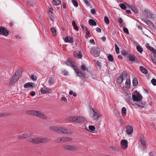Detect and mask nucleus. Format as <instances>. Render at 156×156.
Here are the masks:
<instances>
[{"label":"nucleus","instance_id":"1","mask_svg":"<svg viewBox=\"0 0 156 156\" xmlns=\"http://www.w3.org/2000/svg\"><path fill=\"white\" fill-rule=\"evenodd\" d=\"M27 142L34 144L44 143L46 142L47 140L44 138L36 137L34 138H30L27 139Z\"/></svg>","mask_w":156,"mask_h":156},{"label":"nucleus","instance_id":"2","mask_svg":"<svg viewBox=\"0 0 156 156\" xmlns=\"http://www.w3.org/2000/svg\"><path fill=\"white\" fill-rule=\"evenodd\" d=\"M20 76V70H17L16 73L13 75L9 82V84L12 85L14 84Z\"/></svg>","mask_w":156,"mask_h":156},{"label":"nucleus","instance_id":"3","mask_svg":"<svg viewBox=\"0 0 156 156\" xmlns=\"http://www.w3.org/2000/svg\"><path fill=\"white\" fill-rule=\"evenodd\" d=\"M57 133L61 134H71L73 132L71 130H69L68 129L64 127H58Z\"/></svg>","mask_w":156,"mask_h":156},{"label":"nucleus","instance_id":"4","mask_svg":"<svg viewBox=\"0 0 156 156\" xmlns=\"http://www.w3.org/2000/svg\"><path fill=\"white\" fill-rule=\"evenodd\" d=\"M101 51L100 49L98 47H93L90 49V53L95 57H98Z\"/></svg>","mask_w":156,"mask_h":156},{"label":"nucleus","instance_id":"5","mask_svg":"<svg viewBox=\"0 0 156 156\" xmlns=\"http://www.w3.org/2000/svg\"><path fill=\"white\" fill-rule=\"evenodd\" d=\"M132 98L133 101L138 102L141 101L142 96L139 92L136 91L132 95Z\"/></svg>","mask_w":156,"mask_h":156},{"label":"nucleus","instance_id":"6","mask_svg":"<svg viewBox=\"0 0 156 156\" xmlns=\"http://www.w3.org/2000/svg\"><path fill=\"white\" fill-rule=\"evenodd\" d=\"M90 115L91 116V117L94 119L98 120L99 115L98 113L96 112L94 109L92 108H90Z\"/></svg>","mask_w":156,"mask_h":156},{"label":"nucleus","instance_id":"7","mask_svg":"<svg viewBox=\"0 0 156 156\" xmlns=\"http://www.w3.org/2000/svg\"><path fill=\"white\" fill-rule=\"evenodd\" d=\"M9 34V31L3 27H0V34L7 37Z\"/></svg>","mask_w":156,"mask_h":156},{"label":"nucleus","instance_id":"8","mask_svg":"<svg viewBox=\"0 0 156 156\" xmlns=\"http://www.w3.org/2000/svg\"><path fill=\"white\" fill-rule=\"evenodd\" d=\"M128 58L129 60L131 62H135L136 63H139V61L138 58L133 55L129 54L128 56Z\"/></svg>","mask_w":156,"mask_h":156},{"label":"nucleus","instance_id":"9","mask_svg":"<svg viewBox=\"0 0 156 156\" xmlns=\"http://www.w3.org/2000/svg\"><path fill=\"white\" fill-rule=\"evenodd\" d=\"M140 144L142 145L143 146V150H145L146 149V145L147 142L145 139L144 137L143 136H141L140 138Z\"/></svg>","mask_w":156,"mask_h":156},{"label":"nucleus","instance_id":"10","mask_svg":"<svg viewBox=\"0 0 156 156\" xmlns=\"http://www.w3.org/2000/svg\"><path fill=\"white\" fill-rule=\"evenodd\" d=\"M63 148L67 150H75L77 149V147H76L71 145H65L63 146Z\"/></svg>","mask_w":156,"mask_h":156},{"label":"nucleus","instance_id":"11","mask_svg":"<svg viewBox=\"0 0 156 156\" xmlns=\"http://www.w3.org/2000/svg\"><path fill=\"white\" fill-rule=\"evenodd\" d=\"M41 93L44 94H50L51 92V90L49 88L45 87H44L41 89Z\"/></svg>","mask_w":156,"mask_h":156},{"label":"nucleus","instance_id":"12","mask_svg":"<svg viewBox=\"0 0 156 156\" xmlns=\"http://www.w3.org/2000/svg\"><path fill=\"white\" fill-rule=\"evenodd\" d=\"M66 65L72 67L74 69L77 66L74 65V63L70 59H67L66 61Z\"/></svg>","mask_w":156,"mask_h":156},{"label":"nucleus","instance_id":"13","mask_svg":"<svg viewBox=\"0 0 156 156\" xmlns=\"http://www.w3.org/2000/svg\"><path fill=\"white\" fill-rule=\"evenodd\" d=\"M121 144L122 148L124 150H126L128 147V142L126 140H122Z\"/></svg>","mask_w":156,"mask_h":156},{"label":"nucleus","instance_id":"14","mask_svg":"<svg viewBox=\"0 0 156 156\" xmlns=\"http://www.w3.org/2000/svg\"><path fill=\"white\" fill-rule=\"evenodd\" d=\"M126 129V132L128 134L130 135L132 133L133 131V127L129 125L127 126Z\"/></svg>","mask_w":156,"mask_h":156},{"label":"nucleus","instance_id":"15","mask_svg":"<svg viewBox=\"0 0 156 156\" xmlns=\"http://www.w3.org/2000/svg\"><path fill=\"white\" fill-rule=\"evenodd\" d=\"M30 136V134L25 133L19 136L18 138L19 139H24L27 137H28Z\"/></svg>","mask_w":156,"mask_h":156},{"label":"nucleus","instance_id":"16","mask_svg":"<svg viewBox=\"0 0 156 156\" xmlns=\"http://www.w3.org/2000/svg\"><path fill=\"white\" fill-rule=\"evenodd\" d=\"M84 117L81 116H76V122H81L85 121Z\"/></svg>","mask_w":156,"mask_h":156},{"label":"nucleus","instance_id":"17","mask_svg":"<svg viewBox=\"0 0 156 156\" xmlns=\"http://www.w3.org/2000/svg\"><path fill=\"white\" fill-rule=\"evenodd\" d=\"M74 70H75V72L77 73V76L80 77L83 76L82 71L80 70V69H79L77 67H76Z\"/></svg>","mask_w":156,"mask_h":156},{"label":"nucleus","instance_id":"18","mask_svg":"<svg viewBox=\"0 0 156 156\" xmlns=\"http://www.w3.org/2000/svg\"><path fill=\"white\" fill-rule=\"evenodd\" d=\"M65 41L66 42L73 43L74 41V40L73 37L67 36L65 38Z\"/></svg>","mask_w":156,"mask_h":156},{"label":"nucleus","instance_id":"19","mask_svg":"<svg viewBox=\"0 0 156 156\" xmlns=\"http://www.w3.org/2000/svg\"><path fill=\"white\" fill-rule=\"evenodd\" d=\"M34 83L32 82H28L26 83L24 85V88H28L29 87H34V86L33 84Z\"/></svg>","mask_w":156,"mask_h":156},{"label":"nucleus","instance_id":"20","mask_svg":"<svg viewBox=\"0 0 156 156\" xmlns=\"http://www.w3.org/2000/svg\"><path fill=\"white\" fill-rule=\"evenodd\" d=\"M140 71L144 74H147V73L148 71L144 67L140 66Z\"/></svg>","mask_w":156,"mask_h":156},{"label":"nucleus","instance_id":"21","mask_svg":"<svg viewBox=\"0 0 156 156\" xmlns=\"http://www.w3.org/2000/svg\"><path fill=\"white\" fill-rule=\"evenodd\" d=\"M63 142H68L71 141L72 140V139L70 137H63Z\"/></svg>","mask_w":156,"mask_h":156},{"label":"nucleus","instance_id":"22","mask_svg":"<svg viewBox=\"0 0 156 156\" xmlns=\"http://www.w3.org/2000/svg\"><path fill=\"white\" fill-rule=\"evenodd\" d=\"M95 129V127L94 126H89V129H88L87 128H86V129L87 131H90L91 132H93L94 131Z\"/></svg>","mask_w":156,"mask_h":156},{"label":"nucleus","instance_id":"23","mask_svg":"<svg viewBox=\"0 0 156 156\" xmlns=\"http://www.w3.org/2000/svg\"><path fill=\"white\" fill-rule=\"evenodd\" d=\"M89 23L91 26H96L97 25L96 22L93 19L89 20Z\"/></svg>","mask_w":156,"mask_h":156},{"label":"nucleus","instance_id":"24","mask_svg":"<svg viewBox=\"0 0 156 156\" xmlns=\"http://www.w3.org/2000/svg\"><path fill=\"white\" fill-rule=\"evenodd\" d=\"M72 23L73 26L74 27V29L78 31L79 30V27L77 26L75 21L74 20H73L72 22Z\"/></svg>","mask_w":156,"mask_h":156},{"label":"nucleus","instance_id":"25","mask_svg":"<svg viewBox=\"0 0 156 156\" xmlns=\"http://www.w3.org/2000/svg\"><path fill=\"white\" fill-rule=\"evenodd\" d=\"M58 126H51L49 127V129L57 133Z\"/></svg>","mask_w":156,"mask_h":156},{"label":"nucleus","instance_id":"26","mask_svg":"<svg viewBox=\"0 0 156 156\" xmlns=\"http://www.w3.org/2000/svg\"><path fill=\"white\" fill-rule=\"evenodd\" d=\"M147 16L148 18H155L154 15L150 12L147 13Z\"/></svg>","mask_w":156,"mask_h":156},{"label":"nucleus","instance_id":"27","mask_svg":"<svg viewBox=\"0 0 156 156\" xmlns=\"http://www.w3.org/2000/svg\"><path fill=\"white\" fill-rule=\"evenodd\" d=\"M61 2L60 0H53V5H58L61 4Z\"/></svg>","mask_w":156,"mask_h":156},{"label":"nucleus","instance_id":"28","mask_svg":"<svg viewBox=\"0 0 156 156\" xmlns=\"http://www.w3.org/2000/svg\"><path fill=\"white\" fill-rule=\"evenodd\" d=\"M123 80V78L122 77H119L117 78V83L118 84H121Z\"/></svg>","mask_w":156,"mask_h":156},{"label":"nucleus","instance_id":"29","mask_svg":"<svg viewBox=\"0 0 156 156\" xmlns=\"http://www.w3.org/2000/svg\"><path fill=\"white\" fill-rule=\"evenodd\" d=\"M132 82L133 85L134 86H136L138 83L137 78L136 77L134 78Z\"/></svg>","mask_w":156,"mask_h":156},{"label":"nucleus","instance_id":"30","mask_svg":"<svg viewBox=\"0 0 156 156\" xmlns=\"http://www.w3.org/2000/svg\"><path fill=\"white\" fill-rule=\"evenodd\" d=\"M39 117L44 119H46L47 118V116L41 112L40 113Z\"/></svg>","mask_w":156,"mask_h":156},{"label":"nucleus","instance_id":"31","mask_svg":"<svg viewBox=\"0 0 156 156\" xmlns=\"http://www.w3.org/2000/svg\"><path fill=\"white\" fill-rule=\"evenodd\" d=\"M136 105L139 107H140L141 108H144V105L141 102H137L136 103Z\"/></svg>","mask_w":156,"mask_h":156},{"label":"nucleus","instance_id":"32","mask_svg":"<svg viewBox=\"0 0 156 156\" xmlns=\"http://www.w3.org/2000/svg\"><path fill=\"white\" fill-rule=\"evenodd\" d=\"M126 109L125 107H123L122 109V115L125 116L126 114Z\"/></svg>","mask_w":156,"mask_h":156},{"label":"nucleus","instance_id":"33","mask_svg":"<svg viewBox=\"0 0 156 156\" xmlns=\"http://www.w3.org/2000/svg\"><path fill=\"white\" fill-rule=\"evenodd\" d=\"M130 8H131V9L135 13H138V10L136 8L133 6L130 7Z\"/></svg>","mask_w":156,"mask_h":156},{"label":"nucleus","instance_id":"34","mask_svg":"<svg viewBox=\"0 0 156 156\" xmlns=\"http://www.w3.org/2000/svg\"><path fill=\"white\" fill-rule=\"evenodd\" d=\"M51 30L53 34V35L55 37L56 35V30L54 28H51Z\"/></svg>","mask_w":156,"mask_h":156},{"label":"nucleus","instance_id":"35","mask_svg":"<svg viewBox=\"0 0 156 156\" xmlns=\"http://www.w3.org/2000/svg\"><path fill=\"white\" fill-rule=\"evenodd\" d=\"M130 82L129 80L127 79L126 80L125 84L127 87H130Z\"/></svg>","mask_w":156,"mask_h":156},{"label":"nucleus","instance_id":"36","mask_svg":"<svg viewBox=\"0 0 156 156\" xmlns=\"http://www.w3.org/2000/svg\"><path fill=\"white\" fill-rule=\"evenodd\" d=\"M115 47L116 53L119 54V48L116 44H115Z\"/></svg>","mask_w":156,"mask_h":156},{"label":"nucleus","instance_id":"37","mask_svg":"<svg viewBox=\"0 0 156 156\" xmlns=\"http://www.w3.org/2000/svg\"><path fill=\"white\" fill-rule=\"evenodd\" d=\"M136 49L137 51L140 53L143 51V48L140 45L137 46L136 47Z\"/></svg>","mask_w":156,"mask_h":156},{"label":"nucleus","instance_id":"38","mask_svg":"<svg viewBox=\"0 0 156 156\" xmlns=\"http://www.w3.org/2000/svg\"><path fill=\"white\" fill-rule=\"evenodd\" d=\"M48 83L50 85H51L53 84L54 82V80L52 77H50L48 80Z\"/></svg>","mask_w":156,"mask_h":156},{"label":"nucleus","instance_id":"39","mask_svg":"<svg viewBox=\"0 0 156 156\" xmlns=\"http://www.w3.org/2000/svg\"><path fill=\"white\" fill-rule=\"evenodd\" d=\"M146 47L149 50L152 51V50L153 49V48L152 47L150 46L149 44L148 43H147L145 45Z\"/></svg>","mask_w":156,"mask_h":156},{"label":"nucleus","instance_id":"40","mask_svg":"<svg viewBox=\"0 0 156 156\" xmlns=\"http://www.w3.org/2000/svg\"><path fill=\"white\" fill-rule=\"evenodd\" d=\"M63 138H58L56 140V142L58 143H63Z\"/></svg>","mask_w":156,"mask_h":156},{"label":"nucleus","instance_id":"41","mask_svg":"<svg viewBox=\"0 0 156 156\" xmlns=\"http://www.w3.org/2000/svg\"><path fill=\"white\" fill-rule=\"evenodd\" d=\"M108 60L110 62H113V57L111 55H109L108 56Z\"/></svg>","mask_w":156,"mask_h":156},{"label":"nucleus","instance_id":"42","mask_svg":"<svg viewBox=\"0 0 156 156\" xmlns=\"http://www.w3.org/2000/svg\"><path fill=\"white\" fill-rule=\"evenodd\" d=\"M104 21L105 23L107 24H108L109 23V20L107 16H105L104 17Z\"/></svg>","mask_w":156,"mask_h":156},{"label":"nucleus","instance_id":"43","mask_svg":"<svg viewBox=\"0 0 156 156\" xmlns=\"http://www.w3.org/2000/svg\"><path fill=\"white\" fill-rule=\"evenodd\" d=\"M121 77H122V78H123V77H124V78H126L127 77V74L126 72L124 71L122 73Z\"/></svg>","mask_w":156,"mask_h":156},{"label":"nucleus","instance_id":"44","mask_svg":"<svg viewBox=\"0 0 156 156\" xmlns=\"http://www.w3.org/2000/svg\"><path fill=\"white\" fill-rule=\"evenodd\" d=\"M72 2L75 6L76 7L78 6V3L76 0H72Z\"/></svg>","mask_w":156,"mask_h":156},{"label":"nucleus","instance_id":"45","mask_svg":"<svg viewBox=\"0 0 156 156\" xmlns=\"http://www.w3.org/2000/svg\"><path fill=\"white\" fill-rule=\"evenodd\" d=\"M120 6L122 9L125 10L126 9V6L123 4H120Z\"/></svg>","mask_w":156,"mask_h":156},{"label":"nucleus","instance_id":"46","mask_svg":"<svg viewBox=\"0 0 156 156\" xmlns=\"http://www.w3.org/2000/svg\"><path fill=\"white\" fill-rule=\"evenodd\" d=\"M151 83L154 86L156 85V79H153L151 80Z\"/></svg>","mask_w":156,"mask_h":156},{"label":"nucleus","instance_id":"47","mask_svg":"<svg viewBox=\"0 0 156 156\" xmlns=\"http://www.w3.org/2000/svg\"><path fill=\"white\" fill-rule=\"evenodd\" d=\"M145 23L149 26H151V24H152V22L149 20H147L145 21Z\"/></svg>","mask_w":156,"mask_h":156},{"label":"nucleus","instance_id":"48","mask_svg":"<svg viewBox=\"0 0 156 156\" xmlns=\"http://www.w3.org/2000/svg\"><path fill=\"white\" fill-rule=\"evenodd\" d=\"M83 55L81 51H79L78 53L77 58H81L82 57Z\"/></svg>","mask_w":156,"mask_h":156},{"label":"nucleus","instance_id":"49","mask_svg":"<svg viewBox=\"0 0 156 156\" xmlns=\"http://www.w3.org/2000/svg\"><path fill=\"white\" fill-rule=\"evenodd\" d=\"M123 31L124 32L127 34H129V30L126 27H124L123 28Z\"/></svg>","mask_w":156,"mask_h":156},{"label":"nucleus","instance_id":"50","mask_svg":"<svg viewBox=\"0 0 156 156\" xmlns=\"http://www.w3.org/2000/svg\"><path fill=\"white\" fill-rule=\"evenodd\" d=\"M85 30H86V34L87 35L89 36L90 35V31L88 30V28L87 27H85Z\"/></svg>","mask_w":156,"mask_h":156},{"label":"nucleus","instance_id":"51","mask_svg":"<svg viewBox=\"0 0 156 156\" xmlns=\"http://www.w3.org/2000/svg\"><path fill=\"white\" fill-rule=\"evenodd\" d=\"M69 94L70 95H73L74 96L76 97V94L74 93L73 91L70 90L69 92Z\"/></svg>","mask_w":156,"mask_h":156},{"label":"nucleus","instance_id":"52","mask_svg":"<svg viewBox=\"0 0 156 156\" xmlns=\"http://www.w3.org/2000/svg\"><path fill=\"white\" fill-rule=\"evenodd\" d=\"M122 54L123 55H124L125 56H126L127 57H128L129 55L128 54V53L126 51L123 52L122 53Z\"/></svg>","mask_w":156,"mask_h":156},{"label":"nucleus","instance_id":"53","mask_svg":"<svg viewBox=\"0 0 156 156\" xmlns=\"http://www.w3.org/2000/svg\"><path fill=\"white\" fill-rule=\"evenodd\" d=\"M81 69L83 71H85L86 70V67L84 65H82L81 66Z\"/></svg>","mask_w":156,"mask_h":156},{"label":"nucleus","instance_id":"54","mask_svg":"<svg viewBox=\"0 0 156 156\" xmlns=\"http://www.w3.org/2000/svg\"><path fill=\"white\" fill-rule=\"evenodd\" d=\"M30 78L33 80H37L36 77L33 74L31 76Z\"/></svg>","mask_w":156,"mask_h":156},{"label":"nucleus","instance_id":"55","mask_svg":"<svg viewBox=\"0 0 156 156\" xmlns=\"http://www.w3.org/2000/svg\"><path fill=\"white\" fill-rule=\"evenodd\" d=\"M152 61L153 62L156 64V55H154L152 58Z\"/></svg>","mask_w":156,"mask_h":156},{"label":"nucleus","instance_id":"56","mask_svg":"<svg viewBox=\"0 0 156 156\" xmlns=\"http://www.w3.org/2000/svg\"><path fill=\"white\" fill-rule=\"evenodd\" d=\"M26 113L27 114L30 115H32V110H27L26 111Z\"/></svg>","mask_w":156,"mask_h":156},{"label":"nucleus","instance_id":"57","mask_svg":"<svg viewBox=\"0 0 156 156\" xmlns=\"http://www.w3.org/2000/svg\"><path fill=\"white\" fill-rule=\"evenodd\" d=\"M8 115V114L6 113H0V117L6 116Z\"/></svg>","mask_w":156,"mask_h":156},{"label":"nucleus","instance_id":"58","mask_svg":"<svg viewBox=\"0 0 156 156\" xmlns=\"http://www.w3.org/2000/svg\"><path fill=\"white\" fill-rule=\"evenodd\" d=\"M90 11H91V13L93 14H94L96 13L95 10L94 9H92Z\"/></svg>","mask_w":156,"mask_h":156},{"label":"nucleus","instance_id":"59","mask_svg":"<svg viewBox=\"0 0 156 156\" xmlns=\"http://www.w3.org/2000/svg\"><path fill=\"white\" fill-rule=\"evenodd\" d=\"M97 65L99 67H101V64L100 62H99L98 61L96 63Z\"/></svg>","mask_w":156,"mask_h":156},{"label":"nucleus","instance_id":"60","mask_svg":"<svg viewBox=\"0 0 156 156\" xmlns=\"http://www.w3.org/2000/svg\"><path fill=\"white\" fill-rule=\"evenodd\" d=\"M72 121L76 122V116L72 117Z\"/></svg>","mask_w":156,"mask_h":156},{"label":"nucleus","instance_id":"61","mask_svg":"<svg viewBox=\"0 0 156 156\" xmlns=\"http://www.w3.org/2000/svg\"><path fill=\"white\" fill-rule=\"evenodd\" d=\"M32 115H35V116L36 115V114L37 112V111L32 110Z\"/></svg>","mask_w":156,"mask_h":156},{"label":"nucleus","instance_id":"62","mask_svg":"<svg viewBox=\"0 0 156 156\" xmlns=\"http://www.w3.org/2000/svg\"><path fill=\"white\" fill-rule=\"evenodd\" d=\"M78 53L76 51H74L73 52V55L76 58H77Z\"/></svg>","mask_w":156,"mask_h":156},{"label":"nucleus","instance_id":"63","mask_svg":"<svg viewBox=\"0 0 156 156\" xmlns=\"http://www.w3.org/2000/svg\"><path fill=\"white\" fill-rule=\"evenodd\" d=\"M96 30L99 33L101 32V29L99 27H98L96 28Z\"/></svg>","mask_w":156,"mask_h":156},{"label":"nucleus","instance_id":"64","mask_svg":"<svg viewBox=\"0 0 156 156\" xmlns=\"http://www.w3.org/2000/svg\"><path fill=\"white\" fill-rule=\"evenodd\" d=\"M149 156H155L153 152H151L149 153Z\"/></svg>","mask_w":156,"mask_h":156}]
</instances>
